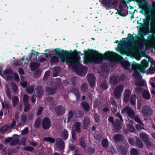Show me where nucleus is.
I'll return each instance as SVG.
<instances>
[{
    "mask_svg": "<svg viewBox=\"0 0 155 155\" xmlns=\"http://www.w3.org/2000/svg\"><path fill=\"white\" fill-rule=\"evenodd\" d=\"M74 128L75 130H74L75 132H76L78 133H80L81 131L80 123L78 122H76L74 125Z\"/></svg>",
    "mask_w": 155,
    "mask_h": 155,
    "instance_id": "4be33fe9",
    "label": "nucleus"
},
{
    "mask_svg": "<svg viewBox=\"0 0 155 155\" xmlns=\"http://www.w3.org/2000/svg\"><path fill=\"white\" fill-rule=\"evenodd\" d=\"M136 95L135 94L132 95L130 97V101L133 105H135L136 104Z\"/></svg>",
    "mask_w": 155,
    "mask_h": 155,
    "instance_id": "a19ab883",
    "label": "nucleus"
},
{
    "mask_svg": "<svg viewBox=\"0 0 155 155\" xmlns=\"http://www.w3.org/2000/svg\"><path fill=\"white\" fill-rule=\"evenodd\" d=\"M129 143L132 145H134L135 143V139L134 138H129L128 140Z\"/></svg>",
    "mask_w": 155,
    "mask_h": 155,
    "instance_id": "774afa93",
    "label": "nucleus"
},
{
    "mask_svg": "<svg viewBox=\"0 0 155 155\" xmlns=\"http://www.w3.org/2000/svg\"><path fill=\"white\" fill-rule=\"evenodd\" d=\"M119 150L120 153L123 155H126L127 152V150L126 147L124 146H120L119 147Z\"/></svg>",
    "mask_w": 155,
    "mask_h": 155,
    "instance_id": "473e14b6",
    "label": "nucleus"
},
{
    "mask_svg": "<svg viewBox=\"0 0 155 155\" xmlns=\"http://www.w3.org/2000/svg\"><path fill=\"white\" fill-rule=\"evenodd\" d=\"M144 84V81H137L135 83V85L137 86H143Z\"/></svg>",
    "mask_w": 155,
    "mask_h": 155,
    "instance_id": "4d7b16f0",
    "label": "nucleus"
},
{
    "mask_svg": "<svg viewBox=\"0 0 155 155\" xmlns=\"http://www.w3.org/2000/svg\"><path fill=\"white\" fill-rule=\"evenodd\" d=\"M57 89L54 87V88H51L47 87L46 89V92L50 95L54 94L56 93Z\"/></svg>",
    "mask_w": 155,
    "mask_h": 155,
    "instance_id": "a878e982",
    "label": "nucleus"
},
{
    "mask_svg": "<svg viewBox=\"0 0 155 155\" xmlns=\"http://www.w3.org/2000/svg\"><path fill=\"white\" fill-rule=\"evenodd\" d=\"M19 139L18 138H15L12 140L10 143V144L12 146H14L17 144L19 142Z\"/></svg>",
    "mask_w": 155,
    "mask_h": 155,
    "instance_id": "864d4df0",
    "label": "nucleus"
},
{
    "mask_svg": "<svg viewBox=\"0 0 155 155\" xmlns=\"http://www.w3.org/2000/svg\"><path fill=\"white\" fill-rule=\"evenodd\" d=\"M23 104L28 103V97L26 94L24 95L23 98Z\"/></svg>",
    "mask_w": 155,
    "mask_h": 155,
    "instance_id": "052dcab7",
    "label": "nucleus"
},
{
    "mask_svg": "<svg viewBox=\"0 0 155 155\" xmlns=\"http://www.w3.org/2000/svg\"><path fill=\"white\" fill-rule=\"evenodd\" d=\"M149 22L150 20L149 19L147 18H145L143 20L144 24L142 23H140V24L141 26H143L147 28L149 27Z\"/></svg>",
    "mask_w": 155,
    "mask_h": 155,
    "instance_id": "4c0bfd02",
    "label": "nucleus"
},
{
    "mask_svg": "<svg viewBox=\"0 0 155 155\" xmlns=\"http://www.w3.org/2000/svg\"><path fill=\"white\" fill-rule=\"evenodd\" d=\"M132 91L130 89H126L125 90L124 94L123 101L126 102L129 101L130 95Z\"/></svg>",
    "mask_w": 155,
    "mask_h": 155,
    "instance_id": "2eb2a0df",
    "label": "nucleus"
},
{
    "mask_svg": "<svg viewBox=\"0 0 155 155\" xmlns=\"http://www.w3.org/2000/svg\"><path fill=\"white\" fill-rule=\"evenodd\" d=\"M13 70L10 69H5L4 72V74L5 76H7L8 75H13Z\"/></svg>",
    "mask_w": 155,
    "mask_h": 155,
    "instance_id": "79ce46f5",
    "label": "nucleus"
},
{
    "mask_svg": "<svg viewBox=\"0 0 155 155\" xmlns=\"http://www.w3.org/2000/svg\"><path fill=\"white\" fill-rule=\"evenodd\" d=\"M70 52H72L73 54L72 56L68 57V64L73 68H76L77 65L80 62L81 57L78 54L82 55V54L81 51H78L77 50H74L73 51L70 50Z\"/></svg>",
    "mask_w": 155,
    "mask_h": 155,
    "instance_id": "f257e3e1",
    "label": "nucleus"
},
{
    "mask_svg": "<svg viewBox=\"0 0 155 155\" xmlns=\"http://www.w3.org/2000/svg\"><path fill=\"white\" fill-rule=\"evenodd\" d=\"M133 70L136 69L138 70L140 72V64L137 63L136 62L133 61V63L131 64V66Z\"/></svg>",
    "mask_w": 155,
    "mask_h": 155,
    "instance_id": "72a5a7b5",
    "label": "nucleus"
},
{
    "mask_svg": "<svg viewBox=\"0 0 155 155\" xmlns=\"http://www.w3.org/2000/svg\"><path fill=\"white\" fill-rule=\"evenodd\" d=\"M126 112L129 116L131 118L134 117L135 115L134 112L132 110L131 108L129 107H127L123 109L121 111V113L123 114Z\"/></svg>",
    "mask_w": 155,
    "mask_h": 155,
    "instance_id": "f8f14e48",
    "label": "nucleus"
},
{
    "mask_svg": "<svg viewBox=\"0 0 155 155\" xmlns=\"http://www.w3.org/2000/svg\"><path fill=\"white\" fill-rule=\"evenodd\" d=\"M101 2L102 5L106 9H109L111 8V0H101Z\"/></svg>",
    "mask_w": 155,
    "mask_h": 155,
    "instance_id": "dca6fc26",
    "label": "nucleus"
},
{
    "mask_svg": "<svg viewBox=\"0 0 155 155\" xmlns=\"http://www.w3.org/2000/svg\"><path fill=\"white\" fill-rule=\"evenodd\" d=\"M119 75H112L110 77L109 82L112 85H116L119 83Z\"/></svg>",
    "mask_w": 155,
    "mask_h": 155,
    "instance_id": "ddd939ff",
    "label": "nucleus"
},
{
    "mask_svg": "<svg viewBox=\"0 0 155 155\" xmlns=\"http://www.w3.org/2000/svg\"><path fill=\"white\" fill-rule=\"evenodd\" d=\"M74 115V112L71 110H70L68 113V122H69L71 120V119L73 117Z\"/></svg>",
    "mask_w": 155,
    "mask_h": 155,
    "instance_id": "de8ad7c7",
    "label": "nucleus"
},
{
    "mask_svg": "<svg viewBox=\"0 0 155 155\" xmlns=\"http://www.w3.org/2000/svg\"><path fill=\"white\" fill-rule=\"evenodd\" d=\"M142 96V97L144 99L149 100L150 98V94L148 91L145 90L143 92Z\"/></svg>",
    "mask_w": 155,
    "mask_h": 155,
    "instance_id": "5701e85b",
    "label": "nucleus"
},
{
    "mask_svg": "<svg viewBox=\"0 0 155 155\" xmlns=\"http://www.w3.org/2000/svg\"><path fill=\"white\" fill-rule=\"evenodd\" d=\"M55 111L57 116H60L64 114L65 111V109L63 106L59 105L55 107Z\"/></svg>",
    "mask_w": 155,
    "mask_h": 155,
    "instance_id": "9b49d317",
    "label": "nucleus"
},
{
    "mask_svg": "<svg viewBox=\"0 0 155 155\" xmlns=\"http://www.w3.org/2000/svg\"><path fill=\"white\" fill-rule=\"evenodd\" d=\"M119 8L120 10H118L117 12H116V14L118 13L119 15L123 17H125L128 15V11H127L125 13H122L121 12L123 11V9L125 8L122 7L121 5H119Z\"/></svg>",
    "mask_w": 155,
    "mask_h": 155,
    "instance_id": "b1692460",
    "label": "nucleus"
},
{
    "mask_svg": "<svg viewBox=\"0 0 155 155\" xmlns=\"http://www.w3.org/2000/svg\"><path fill=\"white\" fill-rule=\"evenodd\" d=\"M90 123V118L87 117H85L83 120V128L84 129H86L88 127Z\"/></svg>",
    "mask_w": 155,
    "mask_h": 155,
    "instance_id": "a211bd4d",
    "label": "nucleus"
},
{
    "mask_svg": "<svg viewBox=\"0 0 155 155\" xmlns=\"http://www.w3.org/2000/svg\"><path fill=\"white\" fill-rule=\"evenodd\" d=\"M134 72L133 73V77L137 79H141V76L140 75L138 71L137 70H134Z\"/></svg>",
    "mask_w": 155,
    "mask_h": 155,
    "instance_id": "f704fd0d",
    "label": "nucleus"
},
{
    "mask_svg": "<svg viewBox=\"0 0 155 155\" xmlns=\"http://www.w3.org/2000/svg\"><path fill=\"white\" fill-rule=\"evenodd\" d=\"M135 144H136L138 147L140 148H142L143 147L144 145L143 143L139 138L137 137L136 138Z\"/></svg>",
    "mask_w": 155,
    "mask_h": 155,
    "instance_id": "c756f323",
    "label": "nucleus"
},
{
    "mask_svg": "<svg viewBox=\"0 0 155 155\" xmlns=\"http://www.w3.org/2000/svg\"><path fill=\"white\" fill-rule=\"evenodd\" d=\"M88 86L87 84L85 83L82 84L81 86V90L82 92H85L88 88Z\"/></svg>",
    "mask_w": 155,
    "mask_h": 155,
    "instance_id": "603ef678",
    "label": "nucleus"
},
{
    "mask_svg": "<svg viewBox=\"0 0 155 155\" xmlns=\"http://www.w3.org/2000/svg\"><path fill=\"white\" fill-rule=\"evenodd\" d=\"M87 77L88 78V81L89 86L91 87H94L95 85V80L96 78L94 75L92 74H87Z\"/></svg>",
    "mask_w": 155,
    "mask_h": 155,
    "instance_id": "9d476101",
    "label": "nucleus"
},
{
    "mask_svg": "<svg viewBox=\"0 0 155 155\" xmlns=\"http://www.w3.org/2000/svg\"><path fill=\"white\" fill-rule=\"evenodd\" d=\"M20 119L22 123H25L26 122L27 118L25 115L23 114L21 115Z\"/></svg>",
    "mask_w": 155,
    "mask_h": 155,
    "instance_id": "e2e57ef3",
    "label": "nucleus"
},
{
    "mask_svg": "<svg viewBox=\"0 0 155 155\" xmlns=\"http://www.w3.org/2000/svg\"><path fill=\"white\" fill-rule=\"evenodd\" d=\"M120 56L118 54L110 51H107L105 54L100 55V53L97 51V64L98 63L100 60V57L102 60H105L112 61L113 58H117Z\"/></svg>",
    "mask_w": 155,
    "mask_h": 155,
    "instance_id": "20e7f679",
    "label": "nucleus"
},
{
    "mask_svg": "<svg viewBox=\"0 0 155 155\" xmlns=\"http://www.w3.org/2000/svg\"><path fill=\"white\" fill-rule=\"evenodd\" d=\"M54 87L57 90L60 87L61 84V81L60 79L56 78V79L54 82Z\"/></svg>",
    "mask_w": 155,
    "mask_h": 155,
    "instance_id": "2f4dec72",
    "label": "nucleus"
},
{
    "mask_svg": "<svg viewBox=\"0 0 155 155\" xmlns=\"http://www.w3.org/2000/svg\"><path fill=\"white\" fill-rule=\"evenodd\" d=\"M81 106L85 111H88L90 108V105L86 102H83L81 103Z\"/></svg>",
    "mask_w": 155,
    "mask_h": 155,
    "instance_id": "c85d7f7f",
    "label": "nucleus"
},
{
    "mask_svg": "<svg viewBox=\"0 0 155 155\" xmlns=\"http://www.w3.org/2000/svg\"><path fill=\"white\" fill-rule=\"evenodd\" d=\"M57 143L59 145H64V142L61 138H58L57 140Z\"/></svg>",
    "mask_w": 155,
    "mask_h": 155,
    "instance_id": "0e129e2a",
    "label": "nucleus"
},
{
    "mask_svg": "<svg viewBox=\"0 0 155 155\" xmlns=\"http://www.w3.org/2000/svg\"><path fill=\"white\" fill-rule=\"evenodd\" d=\"M8 129V127L7 125L1 127L0 128V133L2 134H4L7 131Z\"/></svg>",
    "mask_w": 155,
    "mask_h": 155,
    "instance_id": "c03bdc74",
    "label": "nucleus"
},
{
    "mask_svg": "<svg viewBox=\"0 0 155 155\" xmlns=\"http://www.w3.org/2000/svg\"><path fill=\"white\" fill-rule=\"evenodd\" d=\"M101 144L104 148H107L109 145L108 140L105 138L103 139L102 141Z\"/></svg>",
    "mask_w": 155,
    "mask_h": 155,
    "instance_id": "37998d69",
    "label": "nucleus"
},
{
    "mask_svg": "<svg viewBox=\"0 0 155 155\" xmlns=\"http://www.w3.org/2000/svg\"><path fill=\"white\" fill-rule=\"evenodd\" d=\"M19 101V99L18 97L16 96H14L12 100V103L13 106L14 107H15Z\"/></svg>",
    "mask_w": 155,
    "mask_h": 155,
    "instance_id": "ea45409f",
    "label": "nucleus"
},
{
    "mask_svg": "<svg viewBox=\"0 0 155 155\" xmlns=\"http://www.w3.org/2000/svg\"><path fill=\"white\" fill-rule=\"evenodd\" d=\"M140 138L143 142L149 138L148 136L145 133H141L140 134Z\"/></svg>",
    "mask_w": 155,
    "mask_h": 155,
    "instance_id": "58836bf2",
    "label": "nucleus"
},
{
    "mask_svg": "<svg viewBox=\"0 0 155 155\" xmlns=\"http://www.w3.org/2000/svg\"><path fill=\"white\" fill-rule=\"evenodd\" d=\"M42 126L43 129L45 130L50 128L51 126V123L49 118L45 117L43 119L42 122Z\"/></svg>",
    "mask_w": 155,
    "mask_h": 155,
    "instance_id": "0eeeda50",
    "label": "nucleus"
},
{
    "mask_svg": "<svg viewBox=\"0 0 155 155\" xmlns=\"http://www.w3.org/2000/svg\"><path fill=\"white\" fill-rule=\"evenodd\" d=\"M60 71L61 69L59 67H57L54 68L53 71V76L54 77L57 76Z\"/></svg>",
    "mask_w": 155,
    "mask_h": 155,
    "instance_id": "e433bc0d",
    "label": "nucleus"
},
{
    "mask_svg": "<svg viewBox=\"0 0 155 155\" xmlns=\"http://www.w3.org/2000/svg\"><path fill=\"white\" fill-rule=\"evenodd\" d=\"M144 142L145 143L147 147H150L152 146L151 141L149 140V138Z\"/></svg>",
    "mask_w": 155,
    "mask_h": 155,
    "instance_id": "338daca9",
    "label": "nucleus"
},
{
    "mask_svg": "<svg viewBox=\"0 0 155 155\" xmlns=\"http://www.w3.org/2000/svg\"><path fill=\"white\" fill-rule=\"evenodd\" d=\"M61 137L64 140H66L68 138V131L66 129H64L61 131Z\"/></svg>",
    "mask_w": 155,
    "mask_h": 155,
    "instance_id": "aec40b11",
    "label": "nucleus"
},
{
    "mask_svg": "<svg viewBox=\"0 0 155 155\" xmlns=\"http://www.w3.org/2000/svg\"><path fill=\"white\" fill-rule=\"evenodd\" d=\"M120 63L125 70H127L128 68L131 65V62H129L128 61L125 60L124 59L120 61Z\"/></svg>",
    "mask_w": 155,
    "mask_h": 155,
    "instance_id": "f3484780",
    "label": "nucleus"
},
{
    "mask_svg": "<svg viewBox=\"0 0 155 155\" xmlns=\"http://www.w3.org/2000/svg\"><path fill=\"white\" fill-rule=\"evenodd\" d=\"M35 91L36 94V96L39 98H41L44 94V90L43 87L41 86H39L36 87Z\"/></svg>",
    "mask_w": 155,
    "mask_h": 155,
    "instance_id": "4468645a",
    "label": "nucleus"
},
{
    "mask_svg": "<svg viewBox=\"0 0 155 155\" xmlns=\"http://www.w3.org/2000/svg\"><path fill=\"white\" fill-rule=\"evenodd\" d=\"M127 128L131 132H134V131L135 128L132 124L127 125Z\"/></svg>",
    "mask_w": 155,
    "mask_h": 155,
    "instance_id": "680f3d73",
    "label": "nucleus"
},
{
    "mask_svg": "<svg viewBox=\"0 0 155 155\" xmlns=\"http://www.w3.org/2000/svg\"><path fill=\"white\" fill-rule=\"evenodd\" d=\"M141 33L143 35V36L141 37L140 39L142 43L144 44L147 42V40L144 38L143 36L146 35V33L143 31H142Z\"/></svg>",
    "mask_w": 155,
    "mask_h": 155,
    "instance_id": "bf43d9fd",
    "label": "nucleus"
},
{
    "mask_svg": "<svg viewBox=\"0 0 155 155\" xmlns=\"http://www.w3.org/2000/svg\"><path fill=\"white\" fill-rule=\"evenodd\" d=\"M43 140L47 142H49L50 143H53L55 141L54 138L51 137H45L44 138Z\"/></svg>",
    "mask_w": 155,
    "mask_h": 155,
    "instance_id": "a18cd8bd",
    "label": "nucleus"
},
{
    "mask_svg": "<svg viewBox=\"0 0 155 155\" xmlns=\"http://www.w3.org/2000/svg\"><path fill=\"white\" fill-rule=\"evenodd\" d=\"M148 72L150 74H153L155 72V61L151 63L150 67L147 70Z\"/></svg>",
    "mask_w": 155,
    "mask_h": 155,
    "instance_id": "cd10ccee",
    "label": "nucleus"
},
{
    "mask_svg": "<svg viewBox=\"0 0 155 155\" xmlns=\"http://www.w3.org/2000/svg\"><path fill=\"white\" fill-rule=\"evenodd\" d=\"M24 149L25 151L30 152L33 151L34 150V148L31 146L24 147Z\"/></svg>",
    "mask_w": 155,
    "mask_h": 155,
    "instance_id": "13d9d810",
    "label": "nucleus"
},
{
    "mask_svg": "<svg viewBox=\"0 0 155 155\" xmlns=\"http://www.w3.org/2000/svg\"><path fill=\"white\" fill-rule=\"evenodd\" d=\"M40 118L39 117L38 118L35 122L34 126L36 128H39L40 126Z\"/></svg>",
    "mask_w": 155,
    "mask_h": 155,
    "instance_id": "8fccbe9b",
    "label": "nucleus"
},
{
    "mask_svg": "<svg viewBox=\"0 0 155 155\" xmlns=\"http://www.w3.org/2000/svg\"><path fill=\"white\" fill-rule=\"evenodd\" d=\"M80 145L83 148L85 149L86 147V141L84 137H81L79 139Z\"/></svg>",
    "mask_w": 155,
    "mask_h": 155,
    "instance_id": "393cba45",
    "label": "nucleus"
},
{
    "mask_svg": "<svg viewBox=\"0 0 155 155\" xmlns=\"http://www.w3.org/2000/svg\"><path fill=\"white\" fill-rule=\"evenodd\" d=\"M100 87L103 90L107 89L108 87V85L105 81L102 82L100 84Z\"/></svg>",
    "mask_w": 155,
    "mask_h": 155,
    "instance_id": "3c124183",
    "label": "nucleus"
},
{
    "mask_svg": "<svg viewBox=\"0 0 155 155\" xmlns=\"http://www.w3.org/2000/svg\"><path fill=\"white\" fill-rule=\"evenodd\" d=\"M55 53L56 55L58 56L61 60V61L62 63L66 62V64H68V57L72 56L73 53L70 52V51L64 50V49L60 50L59 48H55L53 51Z\"/></svg>",
    "mask_w": 155,
    "mask_h": 155,
    "instance_id": "7ed1b4c3",
    "label": "nucleus"
},
{
    "mask_svg": "<svg viewBox=\"0 0 155 155\" xmlns=\"http://www.w3.org/2000/svg\"><path fill=\"white\" fill-rule=\"evenodd\" d=\"M34 88L33 86H30L26 89V91L28 94H31L33 93Z\"/></svg>",
    "mask_w": 155,
    "mask_h": 155,
    "instance_id": "5fc2aeb1",
    "label": "nucleus"
},
{
    "mask_svg": "<svg viewBox=\"0 0 155 155\" xmlns=\"http://www.w3.org/2000/svg\"><path fill=\"white\" fill-rule=\"evenodd\" d=\"M124 39V40L123 41H120L121 43L128 47H130L132 45L135 41V38L134 36L130 33L128 34L127 38H122V40Z\"/></svg>",
    "mask_w": 155,
    "mask_h": 155,
    "instance_id": "39448f33",
    "label": "nucleus"
},
{
    "mask_svg": "<svg viewBox=\"0 0 155 155\" xmlns=\"http://www.w3.org/2000/svg\"><path fill=\"white\" fill-rule=\"evenodd\" d=\"M141 113L144 116H150L152 115L153 110L150 106L146 105L143 107Z\"/></svg>",
    "mask_w": 155,
    "mask_h": 155,
    "instance_id": "423d86ee",
    "label": "nucleus"
},
{
    "mask_svg": "<svg viewBox=\"0 0 155 155\" xmlns=\"http://www.w3.org/2000/svg\"><path fill=\"white\" fill-rule=\"evenodd\" d=\"M58 58L55 56H52L51 58V62L53 64H57L59 62Z\"/></svg>",
    "mask_w": 155,
    "mask_h": 155,
    "instance_id": "c9c22d12",
    "label": "nucleus"
},
{
    "mask_svg": "<svg viewBox=\"0 0 155 155\" xmlns=\"http://www.w3.org/2000/svg\"><path fill=\"white\" fill-rule=\"evenodd\" d=\"M71 134H72V137L73 140L74 141H75L76 140V132L74 131V130H72L71 131Z\"/></svg>",
    "mask_w": 155,
    "mask_h": 155,
    "instance_id": "69168bd1",
    "label": "nucleus"
},
{
    "mask_svg": "<svg viewBox=\"0 0 155 155\" xmlns=\"http://www.w3.org/2000/svg\"><path fill=\"white\" fill-rule=\"evenodd\" d=\"M132 1L136 2L140 8L143 6V3L145 2V0H128L126 1V3L129 4Z\"/></svg>",
    "mask_w": 155,
    "mask_h": 155,
    "instance_id": "bb28decb",
    "label": "nucleus"
},
{
    "mask_svg": "<svg viewBox=\"0 0 155 155\" xmlns=\"http://www.w3.org/2000/svg\"><path fill=\"white\" fill-rule=\"evenodd\" d=\"M130 153L131 155H139V153L138 150L134 148H133L130 150Z\"/></svg>",
    "mask_w": 155,
    "mask_h": 155,
    "instance_id": "49530a36",
    "label": "nucleus"
},
{
    "mask_svg": "<svg viewBox=\"0 0 155 155\" xmlns=\"http://www.w3.org/2000/svg\"><path fill=\"white\" fill-rule=\"evenodd\" d=\"M101 69L102 72L108 74L110 72V70L108 68V65L107 64H103L101 67Z\"/></svg>",
    "mask_w": 155,
    "mask_h": 155,
    "instance_id": "412c9836",
    "label": "nucleus"
},
{
    "mask_svg": "<svg viewBox=\"0 0 155 155\" xmlns=\"http://www.w3.org/2000/svg\"><path fill=\"white\" fill-rule=\"evenodd\" d=\"M147 39L148 41L154 43L155 42V36L153 34H151L149 35Z\"/></svg>",
    "mask_w": 155,
    "mask_h": 155,
    "instance_id": "09e8293b",
    "label": "nucleus"
},
{
    "mask_svg": "<svg viewBox=\"0 0 155 155\" xmlns=\"http://www.w3.org/2000/svg\"><path fill=\"white\" fill-rule=\"evenodd\" d=\"M124 87L121 85L117 86L114 91V94L116 98L118 99L120 97L123 91Z\"/></svg>",
    "mask_w": 155,
    "mask_h": 155,
    "instance_id": "6e6552de",
    "label": "nucleus"
},
{
    "mask_svg": "<svg viewBox=\"0 0 155 155\" xmlns=\"http://www.w3.org/2000/svg\"><path fill=\"white\" fill-rule=\"evenodd\" d=\"M149 65L148 61L145 59H143L140 64V72L143 73L145 72V69L147 68Z\"/></svg>",
    "mask_w": 155,
    "mask_h": 155,
    "instance_id": "1a4fd4ad",
    "label": "nucleus"
},
{
    "mask_svg": "<svg viewBox=\"0 0 155 155\" xmlns=\"http://www.w3.org/2000/svg\"><path fill=\"white\" fill-rule=\"evenodd\" d=\"M40 65L39 63L36 62L32 63L30 65V68L32 71H35L38 68Z\"/></svg>",
    "mask_w": 155,
    "mask_h": 155,
    "instance_id": "7c9ffc66",
    "label": "nucleus"
},
{
    "mask_svg": "<svg viewBox=\"0 0 155 155\" xmlns=\"http://www.w3.org/2000/svg\"><path fill=\"white\" fill-rule=\"evenodd\" d=\"M23 104L24 106V111L26 112H28L30 108V104L29 103H26Z\"/></svg>",
    "mask_w": 155,
    "mask_h": 155,
    "instance_id": "6e6d98bb",
    "label": "nucleus"
},
{
    "mask_svg": "<svg viewBox=\"0 0 155 155\" xmlns=\"http://www.w3.org/2000/svg\"><path fill=\"white\" fill-rule=\"evenodd\" d=\"M84 62L86 63L97 64V51L87 49L84 51Z\"/></svg>",
    "mask_w": 155,
    "mask_h": 155,
    "instance_id": "f03ea898",
    "label": "nucleus"
},
{
    "mask_svg": "<svg viewBox=\"0 0 155 155\" xmlns=\"http://www.w3.org/2000/svg\"><path fill=\"white\" fill-rule=\"evenodd\" d=\"M124 138L123 135L119 134H115L114 137V140L116 142L123 141Z\"/></svg>",
    "mask_w": 155,
    "mask_h": 155,
    "instance_id": "6ab92c4d",
    "label": "nucleus"
}]
</instances>
